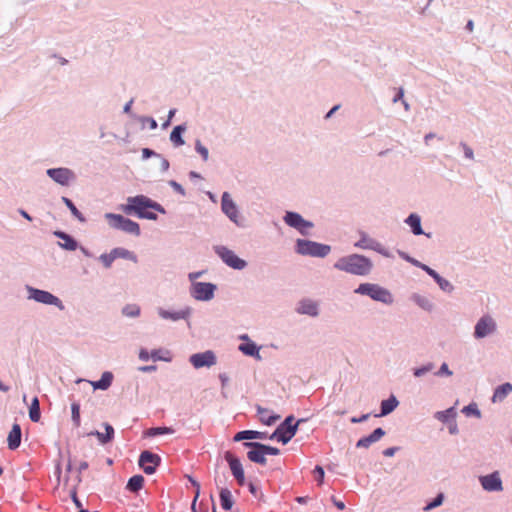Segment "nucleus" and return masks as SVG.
<instances>
[{"instance_id":"25","label":"nucleus","mask_w":512,"mask_h":512,"mask_svg":"<svg viewBox=\"0 0 512 512\" xmlns=\"http://www.w3.org/2000/svg\"><path fill=\"white\" fill-rule=\"evenodd\" d=\"M104 428H105V433H100L98 431L91 433V435L97 436V438L101 444H106V443L110 442L114 437V428L110 424L105 423Z\"/></svg>"},{"instance_id":"46","label":"nucleus","mask_w":512,"mask_h":512,"mask_svg":"<svg viewBox=\"0 0 512 512\" xmlns=\"http://www.w3.org/2000/svg\"><path fill=\"white\" fill-rule=\"evenodd\" d=\"M196 150L202 156L204 160L208 159V149L204 147L200 141L196 142Z\"/></svg>"},{"instance_id":"31","label":"nucleus","mask_w":512,"mask_h":512,"mask_svg":"<svg viewBox=\"0 0 512 512\" xmlns=\"http://www.w3.org/2000/svg\"><path fill=\"white\" fill-rule=\"evenodd\" d=\"M406 223L411 227L415 235H421L423 233L421 228L420 217L416 214H411L407 219Z\"/></svg>"},{"instance_id":"62","label":"nucleus","mask_w":512,"mask_h":512,"mask_svg":"<svg viewBox=\"0 0 512 512\" xmlns=\"http://www.w3.org/2000/svg\"><path fill=\"white\" fill-rule=\"evenodd\" d=\"M403 95H404V91L402 88H399L396 96L394 97L393 99V102H397L398 100H401L403 98Z\"/></svg>"},{"instance_id":"2","label":"nucleus","mask_w":512,"mask_h":512,"mask_svg":"<svg viewBox=\"0 0 512 512\" xmlns=\"http://www.w3.org/2000/svg\"><path fill=\"white\" fill-rule=\"evenodd\" d=\"M372 266L373 264L369 258L359 254L342 257L334 264V267L338 270L359 276L369 274Z\"/></svg>"},{"instance_id":"22","label":"nucleus","mask_w":512,"mask_h":512,"mask_svg":"<svg viewBox=\"0 0 512 512\" xmlns=\"http://www.w3.org/2000/svg\"><path fill=\"white\" fill-rule=\"evenodd\" d=\"M266 438V433L259 432V431H253V430H244L238 432L233 440L235 442L242 441V440H251V439H264Z\"/></svg>"},{"instance_id":"15","label":"nucleus","mask_w":512,"mask_h":512,"mask_svg":"<svg viewBox=\"0 0 512 512\" xmlns=\"http://www.w3.org/2000/svg\"><path fill=\"white\" fill-rule=\"evenodd\" d=\"M226 460L229 463L230 470L235 477L237 483L240 486L245 485V475H244V469L241 462L237 459L232 457L229 453L226 452Z\"/></svg>"},{"instance_id":"58","label":"nucleus","mask_w":512,"mask_h":512,"mask_svg":"<svg viewBox=\"0 0 512 512\" xmlns=\"http://www.w3.org/2000/svg\"><path fill=\"white\" fill-rule=\"evenodd\" d=\"M395 450H396V448H394V447L387 448V449H385V450L383 451V455H384V456H386V457H391V456H393V455H394Z\"/></svg>"},{"instance_id":"40","label":"nucleus","mask_w":512,"mask_h":512,"mask_svg":"<svg viewBox=\"0 0 512 512\" xmlns=\"http://www.w3.org/2000/svg\"><path fill=\"white\" fill-rule=\"evenodd\" d=\"M159 314L164 319H172V320H179V319L184 317V314L181 313V312L170 313V312L165 311V310H161L159 312Z\"/></svg>"},{"instance_id":"6","label":"nucleus","mask_w":512,"mask_h":512,"mask_svg":"<svg viewBox=\"0 0 512 512\" xmlns=\"http://www.w3.org/2000/svg\"><path fill=\"white\" fill-rule=\"evenodd\" d=\"M296 250L301 255L325 257L330 253L331 247L329 245L299 239L296 244Z\"/></svg>"},{"instance_id":"32","label":"nucleus","mask_w":512,"mask_h":512,"mask_svg":"<svg viewBox=\"0 0 512 512\" xmlns=\"http://www.w3.org/2000/svg\"><path fill=\"white\" fill-rule=\"evenodd\" d=\"M143 484L144 477L142 475H134L129 479L127 483V489H129L132 492H137L140 489H142Z\"/></svg>"},{"instance_id":"20","label":"nucleus","mask_w":512,"mask_h":512,"mask_svg":"<svg viewBox=\"0 0 512 512\" xmlns=\"http://www.w3.org/2000/svg\"><path fill=\"white\" fill-rule=\"evenodd\" d=\"M421 268L427 272L431 277L435 279V281L439 284L440 288L444 291H451L452 285L450 282L444 278H442L435 270L431 269L427 265H421Z\"/></svg>"},{"instance_id":"33","label":"nucleus","mask_w":512,"mask_h":512,"mask_svg":"<svg viewBox=\"0 0 512 512\" xmlns=\"http://www.w3.org/2000/svg\"><path fill=\"white\" fill-rule=\"evenodd\" d=\"M257 413L260 421L266 425H272L279 418V416L269 415V411L260 406L257 407Z\"/></svg>"},{"instance_id":"38","label":"nucleus","mask_w":512,"mask_h":512,"mask_svg":"<svg viewBox=\"0 0 512 512\" xmlns=\"http://www.w3.org/2000/svg\"><path fill=\"white\" fill-rule=\"evenodd\" d=\"M173 433V429L169 427H156V428H150L147 430L146 435L148 436H156L161 434H170Z\"/></svg>"},{"instance_id":"30","label":"nucleus","mask_w":512,"mask_h":512,"mask_svg":"<svg viewBox=\"0 0 512 512\" xmlns=\"http://www.w3.org/2000/svg\"><path fill=\"white\" fill-rule=\"evenodd\" d=\"M186 130V127L183 125H178L174 127L170 134V140L175 146H181L184 144V140L182 139V133Z\"/></svg>"},{"instance_id":"45","label":"nucleus","mask_w":512,"mask_h":512,"mask_svg":"<svg viewBox=\"0 0 512 512\" xmlns=\"http://www.w3.org/2000/svg\"><path fill=\"white\" fill-rule=\"evenodd\" d=\"M315 480L318 482V484H322L324 480V470L321 466H316L314 471Z\"/></svg>"},{"instance_id":"36","label":"nucleus","mask_w":512,"mask_h":512,"mask_svg":"<svg viewBox=\"0 0 512 512\" xmlns=\"http://www.w3.org/2000/svg\"><path fill=\"white\" fill-rule=\"evenodd\" d=\"M63 202L65 203V205L69 208V210L71 211V213L81 222H85V218L84 216L82 215V213L76 208V206L73 204V202L67 198V197H63L62 198Z\"/></svg>"},{"instance_id":"41","label":"nucleus","mask_w":512,"mask_h":512,"mask_svg":"<svg viewBox=\"0 0 512 512\" xmlns=\"http://www.w3.org/2000/svg\"><path fill=\"white\" fill-rule=\"evenodd\" d=\"M72 410V420L76 426L80 425V406L77 403H73L71 405Z\"/></svg>"},{"instance_id":"28","label":"nucleus","mask_w":512,"mask_h":512,"mask_svg":"<svg viewBox=\"0 0 512 512\" xmlns=\"http://www.w3.org/2000/svg\"><path fill=\"white\" fill-rule=\"evenodd\" d=\"M226 215L237 225L242 224V219H239L238 211L234 205V203L228 199V195L226 194Z\"/></svg>"},{"instance_id":"56","label":"nucleus","mask_w":512,"mask_h":512,"mask_svg":"<svg viewBox=\"0 0 512 512\" xmlns=\"http://www.w3.org/2000/svg\"><path fill=\"white\" fill-rule=\"evenodd\" d=\"M439 373H443L448 376L452 375V372L449 370L448 365L446 363H443L441 365Z\"/></svg>"},{"instance_id":"19","label":"nucleus","mask_w":512,"mask_h":512,"mask_svg":"<svg viewBox=\"0 0 512 512\" xmlns=\"http://www.w3.org/2000/svg\"><path fill=\"white\" fill-rule=\"evenodd\" d=\"M8 447L11 450L17 449L21 444V427L15 423L7 437Z\"/></svg>"},{"instance_id":"23","label":"nucleus","mask_w":512,"mask_h":512,"mask_svg":"<svg viewBox=\"0 0 512 512\" xmlns=\"http://www.w3.org/2000/svg\"><path fill=\"white\" fill-rule=\"evenodd\" d=\"M226 265L233 269L241 270L245 268L246 262L234 254V252L226 249Z\"/></svg>"},{"instance_id":"37","label":"nucleus","mask_w":512,"mask_h":512,"mask_svg":"<svg viewBox=\"0 0 512 512\" xmlns=\"http://www.w3.org/2000/svg\"><path fill=\"white\" fill-rule=\"evenodd\" d=\"M122 313L127 317H137L140 314V308L135 304H128L123 308Z\"/></svg>"},{"instance_id":"4","label":"nucleus","mask_w":512,"mask_h":512,"mask_svg":"<svg viewBox=\"0 0 512 512\" xmlns=\"http://www.w3.org/2000/svg\"><path fill=\"white\" fill-rule=\"evenodd\" d=\"M105 219L107 220L109 226L113 229L121 230L135 236L140 235L139 224L128 218H125L120 214L106 213Z\"/></svg>"},{"instance_id":"63","label":"nucleus","mask_w":512,"mask_h":512,"mask_svg":"<svg viewBox=\"0 0 512 512\" xmlns=\"http://www.w3.org/2000/svg\"><path fill=\"white\" fill-rule=\"evenodd\" d=\"M448 412H449V411H446V412H438V413H437V418H438L439 420H441V421H445V420H446V418H447V413H448Z\"/></svg>"},{"instance_id":"53","label":"nucleus","mask_w":512,"mask_h":512,"mask_svg":"<svg viewBox=\"0 0 512 512\" xmlns=\"http://www.w3.org/2000/svg\"><path fill=\"white\" fill-rule=\"evenodd\" d=\"M369 418V414H364L361 417H352L351 422L352 423H361Z\"/></svg>"},{"instance_id":"7","label":"nucleus","mask_w":512,"mask_h":512,"mask_svg":"<svg viewBox=\"0 0 512 512\" xmlns=\"http://www.w3.org/2000/svg\"><path fill=\"white\" fill-rule=\"evenodd\" d=\"M294 418L292 416L287 417L283 423H281L275 432L271 435V439L276 438L283 444L288 443L296 434L297 426L300 421L293 424Z\"/></svg>"},{"instance_id":"48","label":"nucleus","mask_w":512,"mask_h":512,"mask_svg":"<svg viewBox=\"0 0 512 512\" xmlns=\"http://www.w3.org/2000/svg\"><path fill=\"white\" fill-rule=\"evenodd\" d=\"M249 486V491L250 493L256 497V498H261L263 496L262 492L253 484V483H249L248 484Z\"/></svg>"},{"instance_id":"9","label":"nucleus","mask_w":512,"mask_h":512,"mask_svg":"<svg viewBox=\"0 0 512 512\" xmlns=\"http://www.w3.org/2000/svg\"><path fill=\"white\" fill-rule=\"evenodd\" d=\"M161 458L159 455L154 454L150 451H143L139 457V466L143 469V471L151 475L155 472L156 468L159 466Z\"/></svg>"},{"instance_id":"61","label":"nucleus","mask_w":512,"mask_h":512,"mask_svg":"<svg viewBox=\"0 0 512 512\" xmlns=\"http://www.w3.org/2000/svg\"><path fill=\"white\" fill-rule=\"evenodd\" d=\"M231 507H232V500L230 497V493L228 491H226V510L231 509Z\"/></svg>"},{"instance_id":"54","label":"nucleus","mask_w":512,"mask_h":512,"mask_svg":"<svg viewBox=\"0 0 512 512\" xmlns=\"http://www.w3.org/2000/svg\"><path fill=\"white\" fill-rule=\"evenodd\" d=\"M331 500L339 510H343L345 508L344 502L337 500L334 496L331 497Z\"/></svg>"},{"instance_id":"26","label":"nucleus","mask_w":512,"mask_h":512,"mask_svg":"<svg viewBox=\"0 0 512 512\" xmlns=\"http://www.w3.org/2000/svg\"><path fill=\"white\" fill-rule=\"evenodd\" d=\"M512 391V385L510 383H504L496 388L492 401L500 402Z\"/></svg>"},{"instance_id":"17","label":"nucleus","mask_w":512,"mask_h":512,"mask_svg":"<svg viewBox=\"0 0 512 512\" xmlns=\"http://www.w3.org/2000/svg\"><path fill=\"white\" fill-rule=\"evenodd\" d=\"M47 174L57 183L67 185L73 178V172L67 168H53L47 171Z\"/></svg>"},{"instance_id":"18","label":"nucleus","mask_w":512,"mask_h":512,"mask_svg":"<svg viewBox=\"0 0 512 512\" xmlns=\"http://www.w3.org/2000/svg\"><path fill=\"white\" fill-rule=\"evenodd\" d=\"M384 435L385 431L382 428H377L369 436L359 439L356 447L368 448L372 443L379 441Z\"/></svg>"},{"instance_id":"16","label":"nucleus","mask_w":512,"mask_h":512,"mask_svg":"<svg viewBox=\"0 0 512 512\" xmlns=\"http://www.w3.org/2000/svg\"><path fill=\"white\" fill-rule=\"evenodd\" d=\"M482 487L487 491H501L502 481L498 472L480 477Z\"/></svg>"},{"instance_id":"27","label":"nucleus","mask_w":512,"mask_h":512,"mask_svg":"<svg viewBox=\"0 0 512 512\" xmlns=\"http://www.w3.org/2000/svg\"><path fill=\"white\" fill-rule=\"evenodd\" d=\"M113 380L111 372H104L98 381L92 383L94 389L106 390L110 387Z\"/></svg>"},{"instance_id":"5","label":"nucleus","mask_w":512,"mask_h":512,"mask_svg":"<svg viewBox=\"0 0 512 512\" xmlns=\"http://www.w3.org/2000/svg\"><path fill=\"white\" fill-rule=\"evenodd\" d=\"M355 293L367 295L371 297L373 300L380 301L386 304H390L393 302L391 293L377 284H360L359 287L355 290Z\"/></svg>"},{"instance_id":"10","label":"nucleus","mask_w":512,"mask_h":512,"mask_svg":"<svg viewBox=\"0 0 512 512\" xmlns=\"http://www.w3.org/2000/svg\"><path fill=\"white\" fill-rule=\"evenodd\" d=\"M215 286L211 283H192L191 294L197 300H209L213 297Z\"/></svg>"},{"instance_id":"49","label":"nucleus","mask_w":512,"mask_h":512,"mask_svg":"<svg viewBox=\"0 0 512 512\" xmlns=\"http://www.w3.org/2000/svg\"><path fill=\"white\" fill-rule=\"evenodd\" d=\"M189 480H190V482L192 483V485H193L194 487H196V494H195V497H194V500H193V503H192V509L194 510V509H195V503H196V500H197V498H198V496H199V488H200V486H199V484H198L194 479H192L191 477H189Z\"/></svg>"},{"instance_id":"44","label":"nucleus","mask_w":512,"mask_h":512,"mask_svg":"<svg viewBox=\"0 0 512 512\" xmlns=\"http://www.w3.org/2000/svg\"><path fill=\"white\" fill-rule=\"evenodd\" d=\"M112 254L113 256L116 258H129L130 257V252L126 249H123V248H115L113 249L112 251Z\"/></svg>"},{"instance_id":"55","label":"nucleus","mask_w":512,"mask_h":512,"mask_svg":"<svg viewBox=\"0 0 512 512\" xmlns=\"http://www.w3.org/2000/svg\"><path fill=\"white\" fill-rule=\"evenodd\" d=\"M150 354L148 353L147 350H144L142 349L139 353V358L142 360V361H147L149 358H150Z\"/></svg>"},{"instance_id":"59","label":"nucleus","mask_w":512,"mask_h":512,"mask_svg":"<svg viewBox=\"0 0 512 512\" xmlns=\"http://www.w3.org/2000/svg\"><path fill=\"white\" fill-rule=\"evenodd\" d=\"M203 272H193L189 274V279L192 281V283L195 282L197 278H199L202 275Z\"/></svg>"},{"instance_id":"51","label":"nucleus","mask_w":512,"mask_h":512,"mask_svg":"<svg viewBox=\"0 0 512 512\" xmlns=\"http://www.w3.org/2000/svg\"><path fill=\"white\" fill-rule=\"evenodd\" d=\"M461 145L464 149L465 156L469 159H473V150L464 143H462Z\"/></svg>"},{"instance_id":"50","label":"nucleus","mask_w":512,"mask_h":512,"mask_svg":"<svg viewBox=\"0 0 512 512\" xmlns=\"http://www.w3.org/2000/svg\"><path fill=\"white\" fill-rule=\"evenodd\" d=\"M432 369V366L429 365V366H426V367H421V368H418L414 371V375L416 377H420L422 375H424L425 373H427L428 371H430Z\"/></svg>"},{"instance_id":"42","label":"nucleus","mask_w":512,"mask_h":512,"mask_svg":"<svg viewBox=\"0 0 512 512\" xmlns=\"http://www.w3.org/2000/svg\"><path fill=\"white\" fill-rule=\"evenodd\" d=\"M443 494H439L432 502H430L425 508V511L432 510L438 506H440L443 502Z\"/></svg>"},{"instance_id":"8","label":"nucleus","mask_w":512,"mask_h":512,"mask_svg":"<svg viewBox=\"0 0 512 512\" xmlns=\"http://www.w3.org/2000/svg\"><path fill=\"white\" fill-rule=\"evenodd\" d=\"M189 362L195 369L210 368L217 363V357L213 351L208 350L191 355Z\"/></svg>"},{"instance_id":"11","label":"nucleus","mask_w":512,"mask_h":512,"mask_svg":"<svg viewBox=\"0 0 512 512\" xmlns=\"http://www.w3.org/2000/svg\"><path fill=\"white\" fill-rule=\"evenodd\" d=\"M354 245L357 248L374 250L385 257H389L387 250L379 242L370 238L366 233L362 232L361 238Z\"/></svg>"},{"instance_id":"43","label":"nucleus","mask_w":512,"mask_h":512,"mask_svg":"<svg viewBox=\"0 0 512 512\" xmlns=\"http://www.w3.org/2000/svg\"><path fill=\"white\" fill-rule=\"evenodd\" d=\"M100 260L106 268H109L115 260V257L113 256L112 252H110L109 254H102L100 256Z\"/></svg>"},{"instance_id":"13","label":"nucleus","mask_w":512,"mask_h":512,"mask_svg":"<svg viewBox=\"0 0 512 512\" xmlns=\"http://www.w3.org/2000/svg\"><path fill=\"white\" fill-rule=\"evenodd\" d=\"M496 324L490 316L482 317L475 326L474 335L476 338H483L494 332Z\"/></svg>"},{"instance_id":"14","label":"nucleus","mask_w":512,"mask_h":512,"mask_svg":"<svg viewBox=\"0 0 512 512\" xmlns=\"http://www.w3.org/2000/svg\"><path fill=\"white\" fill-rule=\"evenodd\" d=\"M30 297L34 299L37 302L43 303V304H50V305H56V306H62L61 301L56 296L52 295L50 292L34 289H29Z\"/></svg>"},{"instance_id":"34","label":"nucleus","mask_w":512,"mask_h":512,"mask_svg":"<svg viewBox=\"0 0 512 512\" xmlns=\"http://www.w3.org/2000/svg\"><path fill=\"white\" fill-rule=\"evenodd\" d=\"M29 417L31 421L38 422L40 419V406L37 397H34L29 409Z\"/></svg>"},{"instance_id":"39","label":"nucleus","mask_w":512,"mask_h":512,"mask_svg":"<svg viewBox=\"0 0 512 512\" xmlns=\"http://www.w3.org/2000/svg\"><path fill=\"white\" fill-rule=\"evenodd\" d=\"M462 412L467 416H470V415H474L476 417L481 416V413H480L479 409L477 408L476 404H470L468 406H465L463 408Z\"/></svg>"},{"instance_id":"24","label":"nucleus","mask_w":512,"mask_h":512,"mask_svg":"<svg viewBox=\"0 0 512 512\" xmlns=\"http://www.w3.org/2000/svg\"><path fill=\"white\" fill-rule=\"evenodd\" d=\"M55 236L62 239L64 242L60 243V246L66 250L74 251L77 249V242L68 234L62 231L54 232Z\"/></svg>"},{"instance_id":"1","label":"nucleus","mask_w":512,"mask_h":512,"mask_svg":"<svg viewBox=\"0 0 512 512\" xmlns=\"http://www.w3.org/2000/svg\"><path fill=\"white\" fill-rule=\"evenodd\" d=\"M121 210L127 215H135L138 218L156 220V212L165 213L164 208L145 195L128 197Z\"/></svg>"},{"instance_id":"29","label":"nucleus","mask_w":512,"mask_h":512,"mask_svg":"<svg viewBox=\"0 0 512 512\" xmlns=\"http://www.w3.org/2000/svg\"><path fill=\"white\" fill-rule=\"evenodd\" d=\"M398 406V401L394 396L381 403V413L378 416H385L391 413Z\"/></svg>"},{"instance_id":"35","label":"nucleus","mask_w":512,"mask_h":512,"mask_svg":"<svg viewBox=\"0 0 512 512\" xmlns=\"http://www.w3.org/2000/svg\"><path fill=\"white\" fill-rule=\"evenodd\" d=\"M239 349L246 355L257 356L260 358L258 348L253 342L243 343L239 346Z\"/></svg>"},{"instance_id":"3","label":"nucleus","mask_w":512,"mask_h":512,"mask_svg":"<svg viewBox=\"0 0 512 512\" xmlns=\"http://www.w3.org/2000/svg\"><path fill=\"white\" fill-rule=\"evenodd\" d=\"M244 446L250 447L251 450L247 453V457L251 462L265 465L267 455H278L279 449L276 447L268 446L258 442H246Z\"/></svg>"},{"instance_id":"64","label":"nucleus","mask_w":512,"mask_h":512,"mask_svg":"<svg viewBox=\"0 0 512 512\" xmlns=\"http://www.w3.org/2000/svg\"><path fill=\"white\" fill-rule=\"evenodd\" d=\"M88 468V463L86 461H83L79 464V473H81L82 471L86 470Z\"/></svg>"},{"instance_id":"21","label":"nucleus","mask_w":512,"mask_h":512,"mask_svg":"<svg viewBox=\"0 0 512 512\" xmlns=\"http://www.w3.org/2000/svg\"><path fill=\"white\" fill-rule=\"evenodd\" d=\"M297 312L300 314L316 316L318 315V307L317 304L311 300H302L297 307Z\"/></svg>"},{"instance_id":"47","label":"nucleus","mask_w":512,"mask_h":512,"mask_svg":"<svg viewBox=\"0 0 512 512\" xmlns=\"http://www.w3.org/2000/svg\"><path fill=\"white\" fill-rule=\"evenodd\" d=\"M80 482H81V478H80V476L78 475V476H77V478H76V484H75V485H73V486H72V488H71V495H72V498H73V500H74L75 504H76L78 507H80V506H81V504H80V502H79V500L77 499V496H76V485H77L78 483H80Z\"/></svg>"},{"instance_id":"12","label":"nucleus","mask_w":512,"mask_h":512,"mask_svg":"<svg viewBox=\"0 0 512 512\" xmlns=\"http://www.w3.org/2000/svg\"><path fill=\"white\" fill-rule=\"evenodd\" d=\"M284 221L287 225L296 228L302 234H306L307 230L312 227V223L304 220L300 214L295 212H287Z\"/></svg>"},{"instance_id":"52","label":"nucleus","mask_w":512,"mask_h":512,"mask_svg":"<svg viewBox=\"0 0 512 512\" xmlns=\"http://www.w3.org/2000/svg\"><path fill=\"white\" fill-rule=\"evenodd\" d=\"M170 185H171V187H173V188H174V190H175V191H177L178 193H180V194H182V195H184V194H185V193H184V190H183V188H182V186H181L180 184H178L177 182H175V181H171V182H170Z\"/></svg>"},{"instance_id":"57","label":"nucleus","mask_w":512,"mask_h":512,"mask_svg":"<svg viewBox=\"0 0 512 512\" xmlns=\"http://www.w3.org/2000/svg\"><path fill=\"white\" fill-rule=\"evenodd\" d=\"M151 358L153 360H166L165 358H163L161 355H160V351L159 350H155L151 353Z\"/></svg>"},{"instance_id":"60","label":"nucleus","mask_w":512,"mask_h":512,"mask_svg":"<svg viewBox=\"0 0 512 512\" xmlns=\"http://www.w3.org/2000/svg\"><path fill=\"white\" fill-rule=\"evenodd\" d=\"M139 370L142 371V372H151V371H155L156 370V366H142V367H139Z\"/></svg>"}]
</instances>
